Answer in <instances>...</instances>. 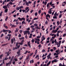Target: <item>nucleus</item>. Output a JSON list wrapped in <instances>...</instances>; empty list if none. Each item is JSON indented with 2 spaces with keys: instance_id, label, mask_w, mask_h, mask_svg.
<instances>
[{
  "instance_id": "55",
  "label": "nucleus",
  "mask_w": 66,
  "mask_h": 66,
  "mask_svg": "<svg viewBox=\"0 0 66 66\" xmlns=\"http://www.w3.org/2000/svg\"><path fill=\"white\" fill-rule=\"evenodd\" d=\"M14 60H15V61H18V59L16 58H14Z\"/></svg>"
},
{
  "instance_id": "60",
  "label": "nucleus",
  "mask_w": 66,
  "mask_h": 66,
  "mask_svg": "<svg viewBox=\"0 0 66 66\" xmlns=\"http://www.w3.org/2000/svg\"><path fill=\"white\" fill-rule=\"evenodd\" d=\"M59 66H62V63H60L59 64Z\"/></svg>"
},
{
  "instance_id": "46",
  "label": "nucleus",
  "mask_w": 66,
  "mask_h": 66,
  "mask_svg": "<svg viewBox=\"0 0 66 66\" xmlns=\"http://www.w3.org/2000/svg\"><path fill=\"white\" fill-rule=\"evenodd\" d=\"M45 23L46 24H48V22H47V20H46V22H45Z\"/></svg>"
},
{
  "instance_id": "39",
  "label": "nucleus",
  "mask_w": 66,
  "mask_h": 66,
  "mask_svg": "<svg viewBox=\"0 0 66 66\" xmlns=\"http://www.w3.org/2000/svg\"><path fill=\"white\" fill-rule=\"evenodd\" d=\"M8 58H6V57H5L4 59V60H7Z\"/></svg>"
},
{
  "instance_id": "9",
  "label": "nucleus",
  "mask_w": 66,
  "mask_h": 66,
  "mask_svg": "<svg viewBox=\"0 0 66 66\" xmlns=\"http://www.w3.org/2000/svg\"><path fill=\"white\" fill-rule=\"evenodd\" d=\"M34 60H30V63H34Z\"/></svg>"
},
{
  "instance_id": "44",
  "label": "nucleus",
  "mask_w": 66,
  "mask_h": 66,
  "mask_svg": "<svg viewBox=\"0 0 66 66\" xmlns=\"http://www.w3.org/2000/svg\"><path fill=\"white\" fill-rule=\"evenodd\" d=\"M6 6L5 5V6H3V8L4 9H6Z\"/></svg>"
},
{
  "instance_id": "48",
  "label": "nucleus",
  "mask_w": 66,
  "mask_h": 66,
  "mask_svg": "<svg viewBox=\"0 0 66 66\" xmlns=\"http://www.w3.org/2000/svg\"><path fill=\"white\" fill-rule=\"evenodd\" d=\"M37 44H40V42L39 41H37Z\"/></svg>"
},
{
  "instance_id": "50",
  "label": "nucleus",
  "mask_w": 66,
  "mask_h": 66,
  "mask_svg": "<svg viewBox=\"0 0 66 66\" xmlns=\"http://www.w3.org/2000/svg\"><path fill=\"white\" fill-rule=\"evenodd\" d=\"M54 42H55V44H56V43L57 42L56 41V39H55L54 40Z\"/></svg>"
},
{
  "instance_id": "22",
  "label": "nucleus",
  "mask_w": 66,
  "mask_h": 66,
  "mask_svg": "<svg viewBox=\"0 0 66 66\" xmlns=\"http://www.w3.org/2000/svg\"><path fill=\"white\" fill-rule=\"evenodd\" d=\"M3 56V54H2L1 55H0V59H2V57Z\"/></svg>"
},
{
  "instance_id": "36",
  "label": "nucleus",
  "mask_w": 66,
  "mask_h": 66,
  "mask_svg": "<svg viewBox=\"0 0 66 66\" xmlns=\"http://www.w3.org/2000/svg\"><path fill=\"white\" fill-rule=\"evenodd\" d=\"M25 38H26V39H27V38H28V37H27V34H26V36H25Z\"/></svg>"
},
{
  "instance_id": "3",
  "label": "nucleus",
  "mask_w": 66,
  "mask_h": 66,
  "mask_svg": "<svg viewBox=\"0 0 66 66\" xmlns=\"http://www.w3.org/2000/svg\"><path fill=\"white\" fill-rule=\"evenodd\" d=\"M57 12H56L54 14V15L53 17V19H57V18L56 16Z\"/></svg>"
},
{
  "instance_id": "38",
  "label": "nucleus",
  "mask_w": 66,
  "mask_h": 66,
  "mask_svg": "<svg viewBox=\"0 0 66 66\" xmlns=\"http://www.w3.org/2000/svg\"><path fill=\"white\" fill-rule=\"evenodd\" d=\"M41 13V10H39L38 11V13L39 14Z\"/></svg>"
},
{
  "instance_id": "28",
  "label": "nucleus",
  "mask_w": 66,
  "mask_h": 66,
  "mask_svg": "<svg viewBox=\"0 0 66 66\" xmlns=\"http://www.w3.org/2000/svg\"><path fill=\"white\" fill-rule=\"evenodd\" d=\"M48 62V60H46V61H45V63H47Z\"/></svg>"
},
{
  "instance_id": "64",
  "label": "nucleus",
  "mask_w": 66,
  "mask_h": 66,
  "mask_svg": "<svg viewBox=\"0 0 66 66\" xmlns=\"http://www.w3.org/2000/svg\"><path fill=\"white\" fill-rule=\"evenodd\" d=\"M6 24H3V27H5V26L6 25Z\"/></svg>"
},
{
  "instance_id": "10",
  "label": "nucleus",
  "mask_w": 66,
  "mask_h": 66,
  "mask_svg": "<svg viewBox=\"0 0 66 66\" xmlns=\"http://www.w3.org/2000/svg\"><path fill=\"white\" fill-rule=\"evenodd\" d=\"M8 17L7 16L6 18V19H5V21H7V19H8Z\"/></svg>"
},
{
  "instance_id": "54",
  "label": "nucleus",
  "mask_w": 66,
  "mask_h": 66,
  "mask_svg": "<svg viewBox=\"0 0 66 66\" xmlns=\"http://www.w3.org/2000/svg\"><path fill=\"white\" fill-rule=\"evenodd\" d=\"M55 12V11H53V12L52 13V15H53L54 14V13Z\"/></svg>"
},
{
  "instance_id": "23",
  "label": "nucleus",
  "mask_w": 66,
  "mask_h": 66,
  "mask_svg": "<svg viewBox=\"0 0 66 66\" xmlns=\"http://www.w3.org/2000/svg\"><path fill=\"white\" fill-rule=\"evenodd\" d=\"M54 55H55V56L56 55H59V53H54Z\"/></svg>"
},
{
  "instance_id": "52",
  "label": "nucleus",
  "mask_w": 66,
  "mask_h": 66,
  "mask_svg": "<svg viewBox=\"0 0 66 66\" xmlns=\"http://www.w3.org/2000/svg\"><path fill=\"white\" fill-rule=\"evenodd\" d=\"M9 31V33H12V32H11V31L10 30H8V31Z\"/></svg>"
},
{
  "instance_id": "63",
  "label": "nucleus",
  "mask_w": 66,
  "mask_h": 66,
  "mask_svg": "<svg viewBox=\"0 0 66 66\" xmlns=\"http://www.w3.org/2000/svg\"><path fill=\"white\" fill-rule=\"evenodd\" d=\"M37 38H40V36L39 35L38 36H37Z\"/></svg>"
},
{
  "instance_id": "35",
  "label": "nucleus",
  "mask_w": 66,
  "mask_h": 66,
  "mask_svg": "<svg viewBox=\"0 0 66 66\" xmlns=\"http://www.w3.org/2000/svg\"><path fill=\"white\" fill-rule=\"evenodd\" d=\"M28 52V51L27 50H26V51L25 53H24V54H26Z\"/></svg>"
},
{
  "instance_id": "21",
  "label": "nucleus",
  "mask_w": 66,
  "mask_h": 66,
  "mask_svg": "<svg viewBox=\"0 0 66 66\" xmlns=\"http://www.w3.org/2000/svg\"><path fill=\"white\" fill-rule=\"evenodd\" d=\"M28 7H26V8H25V10H28V9H29Z\"/></svg>"
},
{
  "instance_id": "53",
  "label": "nucleus",
  "mask_w": 66,
  "mask_h": 66,
  "mask_svg": "<svg viewBox=\"0 0 66 66\" xmlns=\"http://www.w3.org/2000/svg\"><path fill=\"white\" fill-rule=\"evenodd\" d=\"M2 32H5V29H3Z\"/></svg>"
},
{
  "instance_id": "25",
  "label": "nucleus",
  "mask_w": 66,
  "mask_h": 66,
  "mask_svg": "<svg viewBox=\"0 0 66 66\" xmlns=\"http://www.w3.org/2000/svg\"><path fill=\"white\" fill-rule=\"evenodd\" d=\"M10 53V52L9 51L7 52V56H9V54H10V53Z\"/></svg>"
},
{
  "instance_id": "30",
  "label": "nucleus",
  "mask_w": 66,
  "mask_h": 66,
  "mask_svg": "<svg viewBox=\"0 0 66 66\" xmlns=\"http://www.w3.org/2000/svg\"><path fill=\"white\" fill-rule=\"evenodd\" d=\"M62 14H60L59 15V18H60L62 17Z\"/></svg>"
},
{
  "instance_id": "56",
  "label": "nucleus",
  "mask_w": 66,
  "mask_h": 66,
  "mask_svg": "<svg viewBox=\"0 0 66 66\" xmlns=\"http://www.w3.org/2000/svg\"><path fill=\"white\" fill-rule=\"evenodd\" d=\"M23 43V42H21V43H19V44L21 45H22Z\"/></svg>"
},
{
  "instance_id": "31",
  "label": "nucleus",
  "mask_w": 66,
  "mask_h": 66,
  "mask_svg": "<svg viewBox=\"0 0 66 66\" xmlns=\"http://www.w3.org/2000/svg\"><path fill=\"white\" fill-rule=\"evenodd\" d=\"M20 51L19 50V51L17 52V54H18L20 53Z\"/></svg>"
},
{
  "instance_id": "17",
  "label": "nucleus",
  "mask_w": 66,
  "mask_h": 66,
  "mask_svg": "<svg viewBox=\"0 0 66 66\" xmlns=\"http://www.w3.org/2000/svg\"><path fill=\"white\" fill-rule=\"evenodd\" d=\"M64 59V58L63 57H62V58H60V60L61 61H62Z\"/></svg>"
},
{
  "instance_id": "14",
  "label": "nucleus",
  "mask_w": 66,
  "mask_h": 66,
  "mask_svg": "<svg viewBox=\"0 0 66 66\" xmlns=\"http://www.w3.org/2000/svg\"><path fill=\"white\" fill-rule=\"evenodd\" d=\"M38 38H36V39H35L36 40V41H35V43L36 44V43H37V42L38 41Z\"/></svg>"
},
{
  "instance_id": "19",
  "label": "nucleus",
  "mask_w": 66,
  "mask_h": 66,
  "mask_svg": "<svg viewBox=\"0 0 66 66\" xmlns=\"http://www.w3.org/2000/svg\"><path fill=\"white\" fill-rule=\"evenodd\" d=\"M8 11V9H5V13H7V12Z\"/></svg>"
},
{
  "instance_id": "62",
  "label": "nucleus",
  "mask_w": 66,
  "mask_h": 66,
  "mask_svg": "<svg viewBox=\"0 0 66 66\" xmlns=\"http://www.w3.org/2000/svg\"><path fill=\"white\" fill-rule=\"evenodd\" d=\"M4 36V34H1V37H2L3 36Z\"/></svg>"
},
{
  "instance_id": "45",
  "label": "nucleus",
  "mask_w": 66,
  "mask_h": 66,
  "mask_svg": "<svg viewBox=\"0 0 66 66\" xmlns=\"http://www.w3.org/2000/svg\"><path fill=\"white\" fill-rule=\"evenodd\" d=\"M22 11L23 12V13H24V12H25V11H26V10H22Z\"/></svg>"
},
{
  "instance_id": "13",
  "label": "nucleus",
  "mask_w": 66,
  "mask_h": 66,
  "mask_svg": "<svg viewBox=\"0 0 66 66\" xmlns=\"http://www.w3.org/2000/svg\"><path fill=\"white\" fill-rule=\"evenodd\" d=\"M47 3V2H45L44 3V1L43 2V4H44L45 5H46Z\"/></svg>"
},
{
  "instance_id": "47",
  "label": "nucleus",
  "mask_w": 66,
  "mask_h": 66,
  "mask_svg": "<svg viewBox=\"0 0 66 66\" xmlns=\"http://www.w3.org/2000/svg\"><path fill=\"white\" fill-rule=\"evenodd\" d=\"M37 15H38L37 13V12L35 13V16H37Z\"/></svg>"
},
{
  "instance_id": "32",
  "label": "nucleus",
  "mask_w": 66,
  "mask_h": 66,
  "mask_svg": "<svg viewBox=\"0 0 66 66\" xmlns=\"http://www.w3.org/2000/svg\"><path fill=\"white\" fill-rule=\"evenodd\" d=\"M29 9H28V10H27V11H25V13H27V12H28L29 11Z\"/></svg>"
},
{
  "instance_id": "5",
  "label": "nucleus",
  "mask_w": 66,
  "mask_h": 66,
  "mask_svg": "<svg viewBox=\"0 0 66 66\" xmlns=\"http://www.w3.org/2000/svg\"><path fill=\"white\" fill-rule=\"evenodd\" d=\"M34 53H31H31L29 54L28 56V57H29L30 56H32V55Z\"/></svg>"
},
{
  "instance_id": "20",
  "label": "nucleus",
  "mask_w": 66,
  "mask_h": 66,
  "mask_svg": "<svg viewBox=\"0 0 66 66\" xmlns=\"http://www.w3.org/2000/svg\"><path fill=\"white\" fill-rule=\"evenodd\" d=\"M51 63V61H49L48 62L47 64V65H49L50 64V63Z\"/></svg>"
},
{
  "instance_id": "7",
  "label": "nucleus",
  "mask_w": 66,
  "mask_h": 66,
  "mask_svg": "<svg viewBox=\"0 0 66 66\" xmlns=\"http://www.w3.org/2000/svg\"><path fill=\"white\" fill-rule=\"evenodd\" d=\"M46 18H48V17H49V18H50V15H49V14H47L46 15Z\"/></svg>"
},
{
  "instance_id": "29",
  "label": "nucleus",
  "mask_w": 66,
  "mask_h": 66,
  "mask_svg": "<svg viewBox=\"0 0 66 66\" xmlns=\"http://www.w3.org/2000/svg\"><path fill=\"white\" fill-rule=\"evenodd\" d=\"M12 63V62H10V61L8 63V65H11V64Z\"/></svg>"
},
{
  "instance_id": "33",
  "label": "nucleus",
  "mask_w": 66,
  "mask_h": 66,
  "mask_svg": "<svg viewBox=\"0 0 66 66\" xmlns=\"http://www.w3.org/2000/svg\"><path fill=\"white\" fill-rule=\"evenodd\" d=\"M38 17H37V18H35L33 20H37L38 19Z\"/></svg>"
},
{
  "instance_id": "18",
  "label": "nucleus",
  "mask_w": 66,
  "mask_h": 66,
  "mask_svg": "<svg viewBox=\"0 0 66 66\" xmlns=\"http://www.w3.org/2000/svg\"><path fill=\"white\" fill-rule=\"evenodd\" d=\"M20 9V6L19 7H17V8H16V10H19Z\"/></svg>"
},
{
  "instance_id": "49",
  "label": "nucleus",
  "mask_w": 66,
  "mask_h": 66,
  "mask_svg": "<svg viewBox=\"0 0 66 66\" xmlns=\"http://www.w3.org/2000/svg\"><path fill=\"white\" fill-rule=\"evenodd\" d=\"M37 57L39 58V56H38V55H37L35 57V58H37Z\"/></svg>"
},
{
  "instance_id": "6",
  "label": "nucleus",
  "mask_w": 66,
  "mask_h": 66,
  "mask_svg": "<svg viewBox=\"0 0 66 66\" xmlns=\"http://www.w3.org/2000/svg\"><path fill=\"white\" fill-rule=\"evenodd\" d=\"M57 32V30H53L52 31V33H55Z\"/></svg>"
},
{
  "instance_id": "15",
  "label": "nucleus",
  "mask_w": 66,
  "mask_h": 66,
  "mask_svg": "<svg viewBox=\"0 0 66 66\" xmlns=\"http://www.w3.org/2000/svg\"><path fill=\"white\" fill-rule=\"evenodd\" d=\"M8 43H6V44H3L2 45V46H7V45Z\"/></svg>"
},
{
  "instance_id": "24",
  "label": "nucleus",
  "mask_w": 66,
  "mask_h": 66,
  "mask_svg": "<svg viewBox=\"0 0 66 66\" xmlns=\"http://www.w3.org/2000/svg\"><path fill=\"white\" fill-rule=\"evenodd\" d=\"M20 9H21L23 8L24 7L22 6H20Z\"/></svg>"
},
{
  "instance_id": "16",
  "label": "nucleus",
  "mask_w": 66,
  "mask_h": 66,
  "mask_svg": "<svg viewBox=\"0 0 66 66\" xmlns=\"http://www.w3.org/2000/svg\"><path fill=\"white\" fill-rule=\"evenodd\" d=\"M32 34H30V36H29V38H32Z\"/></svg>"
},
{
  "instance_id": "42",
  "label": "nucleus",
  "mask_w": 66,
  "mask_h": 66,
  "mask_svg": "<svg viewBox=\"0 0 66 66\" xmlns=\"http://www.w3.org/2000/svg\"><path fill=\"white\" fill-rule=\"evenodd\" d=\"M28 46H29V47L30 48H31V44H29L28 45Z\"/></svg>"
},
{
  "instance_id": "2",
  "label": "nucleus",
  "mask_w": 66,
  "mask_h": 66,
  "mask_svg": "<svg viewBox=\"0 0 66 66\" xmlns=\"http://www.w3.org/2000/svg\"><path fill=\"white\" fill-rule=\"evenodd\" d=\"M11 43L12 44H13V43L14 42H14H16V40H15V38H13L11 40Z\"/></svg>"
},
{
  "instance_id": "11",
  "label": "nucleus",
  "mask_w": 66,
  "mask_h": 66,
  "mask_svg": "<svg viewBox=\"0 0 66 66\" xmlns=\"http://www.w3.org/2000/svg\"><path fill=\"white\" fill-rule=\"evenodd\" d=\"M16 27V26L15 25H14V24H12V26H11V27L14 28Z\"/></svg>"
},
{
  "instance_id": "8",
  "label": "nucleus",
  "mask_w": 66,
  "mask_h": 66,
  "mask_svg": "<svg viewBox=\"0 0 66 66\" xmlns=\"http://www.w3.org/2000/svg\"><path fill=\"white\" fill-rule=\"evenodd\" d=\"M59 50H60V49H58V50H56L55 51V52H56V53H58V55L59 54Z\"/></svg>"
},
{
  "instance_id": "61",
  "label": "nucleus",
  "mask_w": 66,
  "mask_h": 66,
  "mask_svg": "<svg viewBox=\"0 0 66 66\" xmlns=\"http://www.w3.org/2000/svg\"><path fill=\"white\" fill-rule=\"evenodd\" d=\"M21 36V34H19V37H20Z\"/></svg>"
},
{
  "instance_id": "1",
  "label": "nucleus",
  "mask_w": 66,
  "mask_h": 66,
  "mask_svg": "<svg viewBox=\"0 0 66 66\" xmlns=\"http://www.w3.org/2000/svg\"><path fill=\"white\" fill-rule=\"evenodd\" d=\"M18 19H19V20H20V21H22V20H23L22 22V24H24V21H25V18H21L20 17H19L18 18Z\"/></svg>"
},
{
  "instance_id": "43",
  "label": "nucleus",
  "mask_w": 66,
  "mask_h": 66,
  "mask_svg": "<svg viewBox=\"0 0 66 66\" xmlns=\"http://www.w3.org/2000/svg\"><path fill=\"white\" fill-rule=\"evenodd\" d=\"M31 42H32V43H34V42H35L34 40V39H32L31 40Z\"/></svg>"
},
{
  "instance_id": "12",
  "label": "nucleus",
  "mask_w": 66,
  "mask_h": 66,
  "mask_svg": "<svg viewBox=\"0 0 66 66\" xmlns=\"http://www.w3.org/2000/svg\"><path fill=\"white\" fill-rule=\"evenodd\" d=\"M52 12V10H50L48 12V13H49L50 14H51L52 13L51 12Z\"/></svg>"
},
{
  "instance_id": "59",
  "label": "nucleus",
  "mask_w": 66,
  "mask_h": 66,
  "mask_svg": "<svg viewBox=\"0 0 66 66\" xmlns=\"http://www.w3.org/2000/svg\"><path fill=\"white\" fill-rule=\"evenodd\" d=\"M18 43H16V47H17L18 46Z\"/></svg>"
},
{
  "instance_id": "58",
  "label": "nucleus",
  "mask_w": 66,
  "mask_h": 66,
  "mask_svg": "<svg viewBox=\"0 0 66 66\" xmlns=\"http://www.w3.org/2000/svg\"><path fill=\"white\" fill-rule=\"evenodd\" d=\"M54 43V40H53L52 41V43L53 44Z\"/></svg>"
},
{
  "instance_id": "26",
  "label": "nucleus",
  "mask_w": 66,
  "mask_h": 66,
  "mask_svg": "<svg viewBox=\"0 0 66 66\" xmlns=\"http://www.w3.org/2000/svg\"><path fill=\"white\" fill-rule=\"evenodd\" d=\"M18 31V29L17 28H16V30L15 31V33H16V32H17Z\"/></svg>"
},
{
  "instance_id": "4",
  "label": "nucleus",
  "mask_w": 66,
  "mask_h": 66,
  "mask_svg": "<svg viewBox=\"0 0 66 66\" xmlns=\"http://www.w3.org/2000/svg\"><path fill=\"white\" fill-rule=\"evenodd\" d=\"M58 60H56V59H55L53 60L52 62V63H53V62H58Z\"/></svg>"
},
{
  "instance_id": "37",
  "label": "nucleus",
  "mask_w": 66,
  "mask_h": 66,
  "mask_svg": "<svg viewBox=\"0 0 66 66\" xmlns=\"http://www.w3.org/2000/svg\"><path fill=\"white\" fill-rule=\"evenodd\" d=\"M29 58V57H28V56L27 57V58L25 60V61H27V60L28 59V58Z\"/></svg>"
},
{
  "instance_id": "51",
  "label": "nucleus",
  "mask_w": 66,
  "mask_h": 66,
  "mask_svg": "<svg viewBox=\"0 0 66 66\" xmlns=\"http://www.w3.org/2000/svg\"><path fill=\"white\" fill-rule=\"evenodd\" d=\"M46 52V51L45 50H44V49H43L42 51V53H44V52Z\"/></svg>"
},
{
  "instance_id": "41",
  "label": "nucleus",
  "mask_w": 66,
  "mask_h": 66,
  "mask_svg": "<svg viewBox=\"0 0 66 66\" xmlns=\"http://www.w3.org/2000/svg\"><path fill=\"white\" fill-rule=\"evenodd\" d=\"M9 4H10L11 5H12L13 4V3H12V2H10V3H9Z\"/></svg>"
},
{
  "instance_id": "57",
  "label": "nucleus",
  "mask_w": 66,
  "mask_h": 66,
  "mask_svg": "<svg viewBox=\"0 0 66 66\" xmlns=\"http://www.w3.org/2000/svg\"><path fill=\"white\" fill-rule=\"evenodd\" d=\"M49 5V3H47V6H46L47 7H48Z\"/></svg>"
},
{
  "instance_id": "40",
  "label": "nucleus",
  "mask_w": 66,
  "mask_h": 66,
  "mask_svg": "<svg viewBox=\"0 0 66 66\" xmlns=\"http://www.w3.org/2000/svg\"><path fill=\"white\" fill-rule=\"evenodd\" d=\"M16 11V10H15L14 11H12V12H11V13L13 14V13H14V12H15Z\"/></svg>"
},
{
  "instance_id": "34",
  "label": "nucleus",
  "mask_w": 66,
  "mask_h": 66,
  "mask_svg": "<svg viewBox=\"0 0 66 66\" xmlns=\"http://www.w3.org/2000/svg\"><path fill=\"white\" fill-rule=\"evenodd\" d=\"M26 5H27V6H29V3L28 2H26Z\"/></svg>"
},
{
  "instance_id": "27",
  "label": "nucleus",
  "mask_w": 66,
  "mask_h": 66,
  "mask_svg": "<svg viewBox=\"0 0 66 66\" xmlns=\"http://www.w3.org/2000/svg\"><path fill=\"white\" fill-rule=\"evenodd\" d=\"M17 49V47H15V48H13V51L14 50H16V49Z\"/></svg>"
}]
</instances>
